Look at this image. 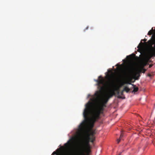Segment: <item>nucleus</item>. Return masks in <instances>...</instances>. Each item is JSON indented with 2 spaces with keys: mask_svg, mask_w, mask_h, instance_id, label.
<instances>
[{
  "mask_svg": "<svg viewBox=\"0 0 155 155\" xmlns=\"http://www.w3.org/2000/svg\"><path fill=\"white\" fill-rule=\"evenodd\" d=\"M150 58L152 57L153 56L155 57V52H152L150 54Z\"/></svg>",
  "mask_w": 155,
  "mask_h": 155,
  "instance_id": "14",
  "label": "nucleus"
},
{
  "mask_svg": "<svg viewBox=\"0 0 155 155\" xmlns=\"http://www.w3.org/2000/svg\"><path fill=\"white\" fill-rule=\"evenodd\" d=\"M140 71L136 72H134L133 74V76L136 80H138L140 77Z\"/></svg>",
  "mask_w": 155,
  "mask_h": 155,
  "instance_id": "8",
  "label": "nucleus"
},
{
  "mask_svg": "<svg viewBox=\"0 0 155 155\" xmlns=\"http://www.w3.org/2000/svg\"><path fill=\"white\" fill-rule=\"evenodd\" d=\"M124 91H126L127 93L129 92L130 90V89L127 87H125L124 89Z\"/></svg>",
  "mask_w": 155,
  "mask_h": 155,
  "instance_id": "12",
  "label": "nucleus"
},
{
  "mask_svg": "<svg viewBox=\"0 0 155 155\" xmlns=\"http://www.w3.org/2000/svg\"><path fill=\"white\" fill-rule=\"evenodd\" d=\"M127 57L129 59H131L132 58V56L131 55H130L127 56Z\"/></svg>",
  "mask_w": 155,
  "mask_h": 155,
  "instance_id": "15",
  "label": "nucleus"
},
{
  "mask_svg": "<svg viewBox=\"0 0 155 155\" xmlns=\"http://www.w3.org/2000/svg\"><path fill=\"white\" fill-rule=\"evenodd\" d=\"M107 99L101 104H99L94 110H92V103L89 101L87 104L83 113L84 120L79 126V129L81 131H84L88 124L87 130H92L94 124L100 118V114H102L104 107H106Z\"/></svg>",
  "mask_w": 155,
  "mask_h": 155,
  "instance_id": "1",
  "label": "nucleus"
},
{
  "mask_svg": "<svg viewBox=\"0 0 155 155\" xmlns=\"http://www.w3.org/2000/svg\"><path fill=\"white\" fill-rule=\"evenodd\" d=\"M74 138H72L70 139L68 141L67 143H65L64 144V146L66 147L67 148L70 146L71 144V142H72L73 140L74 139Z\"/></svg>",
  "mask_w": 155,
  "mask_h": 155,
  "instance_id": "9",
  "label": "nucleus"
},
{
  "mask_svg": "<svg viewBox=\"0 0 155 155\" xmlns=\"http://www.w3.org/2000/svg\"><path fill=\"white\" fill-rule=\"evenodd\" d=\"M101 92V91L96 92L95 94V95L97 97H99L100 96V94Z\"/></svg>",
  "mask_w": 155,
  "mask_h": 155,
  "instance_id": "11",
  "label": "nucleus"
},
{
  "mask_svg": "<svg viewBox=\"0 0 155 155\" xmlns=\"http://www.w3.org/2000/svg\"><path fill=\"white\" fill-rule=\"evenodd\" d=\"M87 144L85 145L80 143L78 145L75 152L76 155H89L91 152V146L88 143Z\"/></svg>",
  "mask_w": 155,
  "mask_h": 155,
  "instance_id": "4",
  "label": "nucleus"
},
{
  "mask_svg": "<svg viewBox=\"0 0 155 155\" xmlns=\"http://www.w3.org/2000/svg\"><path fill=\"white\" fill-rule=\"evenodd\" d=\"M147 43L149 46L153 49V45L155 43V35H152L151 39L147 41Z\"/></svg>",
  "mask_w": 155,
  "mask_h": 155,
  "instance_id": "7",
  "label": "nucleus"
},
{
  "mask_svg": "<svg viewBox=\"0 0 155 155\" xmlns=\"http://www.w3.org/2000/svg\"><path fill=\"white\" fill-rule=\"evenodd\" d=\"M98 78H101V79L100 80H96V81L97 83V85L99 87H100L101 90L103 91L104 90L105 88L107 89L108 87H107V86L108 85V84H109V83L110 81V76H109L108 77L109 81L106 85H104V79L101 76H100Z\"/></svg>",
  "mask_w": 155,
  "mask_h": 155,
  "instance_id": "5",
  "label": "nucleus"
},
{
  "mask_svg": "<svg viewBox=\"0 0 155 155\" xmlns=\"http://www.w3.org/2000/svg\"><path fill=\"white\" fill-rule=\"evenodd\" d=\"M153 28H152V30H150L148 32V35H151L153 32Z\"/></svg>",
  "mask_w": 155,
  "mask_h": 155,
  "instance_id": "13",
  "label": "nucleus"
},
{
  "mask_svg": "<svg viewBox=\"0 0 155 155\" xmlns=\"http://www.w3.org/2000/svg\"><path fill=\"white\" fill-rule=\"evenodd\" d=\"M125 75L126 76V79L125 82L123 83L122 85H124V84H131L132 86H134V90L133 91V92H137L138 90V88L137 87H135V85L134 84H131V79L132 78V76L131 75L129 74V73H127L125 72Z\"/></svg>",
  "mask_w": 155,
  "mask_h": 155,
  "instance_id": "6",
  "label": "nucleus"
},
{
  "mask_svg": "<svg viewBox=\"0 0 155 155\" xmlns=\"http://www.w3.org/2000/svg\"><path fill=\"white\" fill-rule=\"evenodd\" d=\"M148 76H149V77H150L152 75L151 74H149L148 75Z\"/></svg>",
  "mask_w": 155,
  "mask_h": 155,
  "instance_id": "17",
  "label": "nucleus"
},
{
  "mask_svg": "<svg viewBox=\"0 0 155 155\" xmlns=\"http://www.w3.org/2000/svg\"><path fill=\"white\" fill-rule=\"evenodd\" d=\"M132 54L134 55V56H135V54Z\"/></svg>",
  "mask_w": 155,
  "mask_h": 155,
  "instance_id": "21",
  "label": "nucleus"
},
{
  "mask_svg": "<svg viewBox=\"0 0 155 155\" xmlns=\"http://www.w3.org/2000/svg\"><path fill=\"white\" fill-rule=\"evenodd\" d=\"M123 133H121L119 138L117 140V142L118 143H119L120 140L121 139V138L123 137Z\"/></svg>",
  "mask_w": 155,
  "mask_h": 155,
  "instance_id": "10",
  "label": "nucleus"
},
{
  "mask_svg": "<svg viewBox=\"0 0 155 155\" xmlns=\"http://www.w3.org/2000/svg\"><path fill=\"white\" fill-rule=\"evenodd\" d=\"M152 66V65H150L149 66V68H150Z\"/></svg>",
  "mask_w": 155,
  "mask_h": 155,
  "instance_id": "20",
  "label": "nucleus"
},
{
  "mask_svg": "<svg viewBox=\"0 0 155 155\" xmlns=\"http://www.w3.org/2000/svg\"><path fill=\"white\" fill-rule=\"evenodd\" d=\"M107 87H108L107 89L108 90V91L105 94L104 98L99 104H101L107 99V102L115 94V91L117 92L118 94L119 93L120 87H117L113 81H110L109 84L107 86Z\"/></svg>",
  "mask_w": 155,
  "mask_h": 155,
  "instance_id": "2",
  "label": "nucleus"
},
{
  "mask_svg": "<svg viewBox=\"0 0 155 155\" xmlns=\"http://www.w3.org/2000/svg\"><path fill=\"white\" fill-rule=\"evenodd\" d=\"M88 28V27H87L86 28V29H87Z\"/></svg>",
  "mask_w": 155,
  "mask_h": 155,
  "instance_id": "23",
  "label": "nucleus"
},
{
  "mask_svg": "<svg viewBox=\"0 0 155 155\" xmlns=\"http://www.w3.org/2000/svg\"><path fill=\"white\" fill-rule=\"evenodd\" d=\"M95 134V130L93 129L87 130L85 131V133L83 135V138L81 144L87 145V142L88 144L90 145L89 143L90 142L93 143L95 140V138L94 135Z\"/></svg>",
  "mask_w": 155,
  "mask_h": 155,
  "instance_id": "3",
  "label": "nucleus"
},
{
  "mask_svg": "<svg viewBox=\"0 0 155 155\" xmlns=\"http://www.w3.org/2000/svg\"><path fill=\"white\" fill-rule=\"evenodd\" d=\"M143 40L144 41H147V39H143V40H142V41H143Z\"/></svg>",
  "mask_w": 155,
  "mask_h": 155,
  "instance_id": "18",
  "label": "nucleus"
},
{
  "mask_svg": "<svg viewBox=\"0 0 155 155\" xmlns=\"http://www.w3.org/2000/svg\"><path fill=\"white\" fill-rule=\"evenodd\" d=\"M153 114V112H152L151 115H152Z\"/></svg>",
  "mask_w": 155,
  "mask_h": 155,
  "instance_id": "22",
  "label": "nucleus"
},
{
  "mask_svg": "<svg viewBox=\"0 0 155 155\" xmlns=\"http://www.w3.org/2000/svg\"><path fill=\"white\" fill-rule=\"evenodd\" d=\"M146 69H143V73H144L145 71H146Z\"/></svg>",
  "mask_w": 155,
  "mask_h": 155,
  "instance_id": "16",
  "label": "nucleus"
},
{
  "mask_svg": "<svg viewBox=\"0 0 155 155\" xmlns=\"http://www.w3.org/2000/svg\"><path fill=\"white\" fill-rule=\"evenodd\" d=\"M124 90L123 91H122V92H121V95H122L123 94V91H124Z\"/></svg>",
  "mask_w": 155,
  "mask_h": 155,
  "instance_id": "19",
  "label": "nucleus"
}]
</instances>
